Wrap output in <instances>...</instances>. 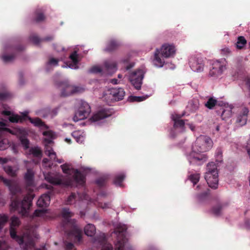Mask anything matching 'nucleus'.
Here are the masks:
<instances>
[{
	"instance_id": "1",
	"label": "nucleus",
	"mask_w": 250,
	"mask_h": 250,
	"mask_svg": "<svg viewBox=\"0 0 250 250\" xmlns=\"http://www.w3.org/2000/svg\"><path fill=\"white\" fill-rule=\"evenodd\" d=\"M0 182H2L8 188L12 195L10 204L11 211L17 210L23 216L27 215L28 210L32 205L34 195L29 193L21 201L18 196L21 194V189L16 180L7 179L0 175Z\"/></svg>"
},
{
	"instance_id": "2",
	"label": "nucleus",
	"mask_w": 250,
	"mask_h": 250,
	"mask_svg": "<svg viewBox=\"0 0 250 250\" xmlns=\"http://www.w3.org/2000/svg\"><path fill=\"white\" fill-rule=\"evenodd\" d=\"M61 214L64 219L62 222L63 229L68 237L75 243L80 242L82 239V230L78 227L75 219H70L74 213L69 208H63Z\"/></svg>"
},
{
	"instance_id": "3",
	"label": "nucleus",
	"mask_w": 250,
	"mask_h": 250,
	"mask_svg": "<svg viewBox=\"0 0 250 250\" xmlns=\"http://www.w3.org/2000/svg\"><path fill=\"white\" fill-rule=\"evenodd\" d=\"M213 145L211 139L208 136L201 135L198 137L193 146V152L189 157V161L190 164L197 163L198 165L202 164L206 161V158L198 153L204 152L211 149Z\"/></svg>"
},
{
	"instance_id": "4",
	"label": "nucleus",
	"mask_w": 250,
	"mask_h": 250,
	"mask_svg": "<svg viewBox=\"0 0 250 250\" xmlns=\"http://www.w3.org/2000/svg\"><path fill=\"white\" fill-rule=\"evenodd\" d=\"M175 53V46L169 44H164L162 45L161 50L157 49L154 53V64L158 67H162L165 63L163 59L160 57L162 55L165 58L173 57Z\"/></svg>"
},
{
	"instance_id": "5",
	"label": "nucleus",
	"mask_w": 250,
	"mask_h": 250,
	"mask_svg": "<svg viewBox=\"0 0 250 250\" xmlns=\"http://www.w3.org/2000/svg\"><path fill=\"white\" fill-rule=\"evenodd\" d=\"M205 179L208 186L212 188H217L218 184V174L217 166L214 162L208 163Z\"/></svg>"
},
{
	"instance_id": "6",
	"label": "nucleus",
	"mask_w": 250,
	"mask_h": 250,
	"mask_svg": "<svg viewBox=\"0 0 250 250\" xmlns=\"http://www.w3.org/2000/svg\"><path fill=\"white\" fill-rule=\"evenodd\" d=\"M125 95L123 88H112L104 92L103 98L108 104H110L114 102L122 100Z\"/></svg>"
},
{
	"instance_id": "7",
	"label": "nucleus",
	"mask_w": 250,
	"mask_h": 250,
	"mask_svg": "<svg viewBox=\"0 0 250 250\" xmlns=\"http://www.w3.org/2000/svg\"><path fill=\"white\" fill-rule=\"evenodd\" d=\"M125 226H119L115 230L117 235V242L115 244V250H127L130 249L127 245V239L125 233L126 230Z\"/></svg>"
},
{
	"instance_id": "8",
	"label": "nucleus",
	"mask_w": 250,
	"mask_h": 250,
	"mask_svg": "<svg viewBox=\"0 0 250 250\" xmlns=\"http://www.w3.org/2000/svg\"><path fill=\"white\" fill-rule=\"evenodd\" d=\"M62 172L70 175L72 173H73V179L77 184L83 186L86 181L85 175L83 173L77 169L71 168L70 166L67 164H64L61 166Z\"/></svg>"
},
{
	"instance_id": "9",
	"label": "nucleus",
	"mask_w": 250,
	"mask_h": 250,
	"mask_svg": "<svg viewBox=\"0 0 250 250\" xmlns=\"http://www.w3.org/2000/svg\"><path fill=\"white\" fill-rule=\"evenodd\" d=\"M91 112V108L88 104L84 101H81L80 106L78 110L73 117V121L75 122L86 118Z\"/></svg>"
},
{
	"instance_id": "10",
	"label": "nucleus",
	"mask_w": 250,
	"mask_h": 250,
	"mask_svg": "<svg viewBox=\"0 0 250 250\" xmlns=\"http://www.w3.org/2000/svg\"><path fill=\"white\" fill-rule=\"evenodd\" d=\"M59 86L62 88L61 96L62 97L68 96L83 91L81 87L71 85L67 81L60 83Z\"/></svg>"
},
{
	"instance_id": "11",
	"label": "nucleus",
	"mask_w": 250,
	"mask_h": 250,
	"mask_svg": "<svg viewBox=\"0 0 250 250\" xmlns=\"http://www.w3.org/2000/svg\"><path fill=\"white\" fill-rule=\"evenodd\" d=\"M45 179L54 185H63L67 187H71L73 184V179L70 176H66L65 179L62 180L58 177L53 176L48 173L45 176Z\"/></svg>"
},
{
	"instance_id": "12",
	"label": "nucleus",
	"mask_w": 250,
	"mask_h": 250,
	"mask_svg": "<svg viewBox=\"0 0 250 250\" xmlns=\"http://www.w3.org/2000/svg\"><path fill=\"white\" fill-rule=\"evenodd\" d=\"M226 62L225 59L213 61L209 74L212 77L220 76L226 69Z\"/></svg>"
},
{
	"instance_id": "13",
	"label": "nucleus",
	"mask_w": 250,
	"mask_h": 250,
	"mask_svg": "<svg viewBox=\"0 0 250 250\" xmlns=\"http://www.w3.org/2000/svg\"><path fill=\"white\" fill-rule=\"evenodd\" d=\"M144 78V73L142 70L139 69L132 72L129 76V81L136 89H140Z\"/></svg>"
},
{
	"instance_id": "14",
	"label": "nucleus",
	"mask_w": 250,
	"mask_h": 250,
	"mask_svg": "<svg viewBox=\"0 0 250 250\" xmlns=\"http://www.w3.org/2000/svg\"><path fill=\"white\" fill-rule=\"evenodd\" d=\"M189 64L193 71L200 72L204 70L205 62L203 58L200 56L192 57L189 59Z\"/></svg>"
},
{
	"instance_id": "15",
	"label": "nucleus",
	"mask_w": 250,
	"mask_h": 250,
	"mask_svg": "<svg viewBox=\"0 0 250 250\" xmlns=\"http://www.w3.org/2000/svg\"><path fill=\"white\" fill-rule=\"evenodd\" d=\"M95 241L102 246L101 250H113L112 245L107 243V240L104 233L96 236Z\"/></svg>"
},
{
	"instance_id": "16",
	"label": "nucleus",
	"mask_w": 250,
	"mask_h": 250,
	"mask_svg": "<svg viewBox=\"0 0 250 250\" xmlns=\"http://www.w3.org/2000/svg\"><path fill=\"white\" fill-rule=\"evenodd\" d=\"M206 186L200 184L198 185L195 188V190L197 192L196 198L200 202L205 200L208 197V193L206 190Z\"/></svg>"
},
{
	"instance_id": "17",
	"label": "nucleus",
	"mask_w": 250,
	"mask_h": 250,
	"mask_svg": "<svg viewBox=\"0 0 250 250\" xmlns=\"http://www.w3.org/2000/svg\"><path fill=\"white\" fill-rule=\"evenodd\" d=\"M111 114V113L108 110L103 109L94 114L91 117L90 120L93 122H97L110 116Z\"/></svg>"
},
{
	"instance_id": "18",
	"label": "nucleus",
	"mask_w": 250,
	"mask_h": 250,
	"mask_svg": "<svg viewBox=\"0 0 250 250\" xmlns=\"http://www.w3.org/2000/svg\"><path fill=\"white\" fill-rule=\"evenodd\" d=\"M103 69L107 74H111L116 70L117 64L114 61H106L104 62Z\"/></svg>"
},
{
	"instance_id": "19",
	"label": "nucleus",
	"mask_w": 250,
	"mask_h": 250,
	"mask_svg": "<svg viewBox=\"0 0 250 250\" xmlns=\"http://www.w3.org/2000/svg\"><path fill=\"white\" fill-rule=\"evenodd\" d=\"M34 172L32 168H27L24 176L25 184L27 187L34 186Z\"/></svg>"
},
{
	"instance_id": "20",
	"label": "nucleus",
	"mask_w": 250,
	"mask_h": 250,
	"mask_svg": "<svg viewBox=\"0 0 250 250\" xmlns=\"http://www.w3.org/2000/svg\"><path fill=\"white\" fill-rule=\"evenodd\" d=\"M50 192L42 195L37 202V205L39 207H46L50 204Z\"/></svg>"
},
{
	"instance_id": "21",
	"label": "nucleus",
	"mask_w": 250,
	"mask_h": 250,
	"mask_svg": "<svg viewBox=\"0 0 250 250\" xmlns=\"http://www.w3.org/2000/svg\"><path fill=\"white\" fill-rule=\"evenodd\" d=\"M185 115V112H184L181 114H175L172 115V119L174 122V127H181L182 128L184 126L185 123L184 120H181L183 117Z\"/></svg>"
},
{
	"instance_id": "22",
	"label": "nucleus",
	"mask_w": 250,
	"mask_h": 250,
	"mask_svg": "<svg viewBox=\"0 0 250 250\" xmlns=\"http://www.w3.org/2000/svg\"><path fill=\"white\" fill-rule=\"evenodd\" d=\"M121 45V43L119 41L115 39L110 40L107 43L105 51L110 52L114 51L118 49Z\"/></svg>"
},
{
	"instance_id": "23",
	"label": "nucleus",
	"mask_w": 250,
	"mask_h": 250,
	"mask_svg": "<svg viewBox=\"0 0 250 250\" xmlns=\"http://www.w3.org/2000/svg\"><path fill=\"white\" fill-rule=\"evenodd\" d=\"M2 114L4 116H8L9 120L11 123H17L19 122H22L23 118L18 115L14 114L10 111L4 110L2 111Z\"/></svg>"
},
{
	"instance_id": "24",
	"label": "nucleus",
	"mask_w": 250,
	"mask_h": 250,
	"mask_svg": "<svg viewBox=\"0 0 250 250\" xmlns=\"http://www.w3.org/2000/svg\"><path fill=\"white\" fill-rule=\"evenodd\" d=\"M29 153L34 157L38 158L39 161L41 159L42 152L41 149L38 146L32 147L29 149Z\"/></svg>"
},
{
	"instance_id": "25",
	"label": "nucleus",
	"mask_w": 250,
	"mask_h": 250,
	"mask_svg": "<svg viewBox=\"0 0 250 250\" xmlns=\"http://www.w3.org/2000/svg\"><path fill=\"white\" fill-rule=\"evenodd\" d=\"M84 230L85 235L91 237L95 234L96 228L94 225L89 224L84 227Z\"/></svg>"
},
{
	"instance_id": "26",
	"label": "nucleus",
	"mask_w": 250,
	"mask_h": 250,
	"mask_svg": "<svg viewBox=\"0 0 250 250\" xmlns=\"http://www.w3.org/2000/svg\"><path fill=\"white\" fill-rule=\"evenodd\" d=\"M199 102L197 100H191L188 102L187 108H189L191 112H195L199 108Z\"/></svg>"
},
{
	"instance_id": "27",
	"label": "nucleus",
	"mask_w": 250,
	"mask_h": 250,
	"mask_svg": "<svg viewBox=\"0 0 250 250\" xmlns=\"http://www.w3.org/2000/svg\"><path fill=\"white\" fill-rule=\"evenodd\" d=\"M45 19V16L41 10H37L35 12L34 21L36 22L43 21Z\"/></svg>"
},
{
	"instance_id": "28",
	"label": "nucleus",
	"mask_w": 250,
	"mask_h": 250,
	"mask_svg": "<svg viewBox=\"0 0 250 250\" xmlns=\"http://www.w3.org/2000/svg\"><path fill=\"white\" fill-rule=\"evenodd\" d=\"M10 234L11 238L16 239V241L20 244L23 243V239L22 237H20L17 235V232L15 228H10Z\"/></svg>"
},
{
	"instance_id": "29",
	"label": "nucleus",
	"mask_w": 250,
	"mask_h": 250,
	"mask_svg": "<svg viewBox=\"0 0 250 250\" xmlns=\"http://www.w3.org/2000/svg\"><path fill=\"white\" fill-rule=\"evenodd\" d=\"M217 101L216 99L213 97H210L205 104V106L209 109H212L217 104Z\"/></svg>"
},
{
	"instance_id": "30",
	"label": "nucleus",
	"mask_w": 250,
	"mask_h": 250,
	"mask_svg": "<svg viewBox=\"0 0 250 250\" xmlns=\"http://www.w3.org/2000/svg\"><path fill=\"white\" fill-rule=\"evenodd\" d=\"M247 41L243 36H240L237 39V41L235 43L236 47L238 49H242L246 44Z\"/></svg>"
},
{
	"instance_id": "31",
	"label": "nucleus",
	"mask_w": 250,
	"mask_h": 250,
	"mask_svg": "<svg viewBox=\"0 0 250 250\" xmlns=\"http://www.w3.org/2000/svg\"><path fill=\"white\" fill-rule=\"evenodd\" d=\"M125 178V175L124 173H120L115 176L114 180V184L117 186L121 187L122 182Z\"/></svg>"
},
{
	"instance_id": "32",
	"label": "nucleus",
	"mask_w": 250,
	"mask_h": 250,
	"mask_svg": "<svg viewBox=\"0 0 250 250\" xmlns=\"http://www.w3.org/2000/svg\"><path fill=\"white\" fill-rule=\"evenodd\" d=\"M45 153L46 155L48 156L53 161H56L57 158L56 154L51 147L48 146H46Z\"/></svg>"
},
{
	"instance_id": "33",
	"label": "nucleus",
	"mask_w": 250,
	"mask_h": 250,
	"mask_svg": "<svg viewBox=\"0 0 250 250\" xmlns=\"http://www.w3.org/2000/svg\"><path fill=\"white\" fill-rule=\"evenodd\" d=\"M28 120H29L30 122L34 124L35 126L38 127H42L44 125V123L42 121L41 119L39 118L32 119L31 117H29Z\"/></svg>"
},
{
	"instance_id": "34",
	"label": "nucleus",
	"mask_w": 250,
	"mask_h": 250,
	"mask_svg": "<svg viewBox=\"0 0 250 250\" xmlns=\"http://www.w3.org/2000/svg\"><path fill=\"white\" fill-rule=\"evenodd\" d=\"M4 170L8 175L11 177H14L17 176L16 170H14L11 166H5L4 167Z\"/></svg>"
},
{
	"instance_id": "35",
	"label": "nucleus",
	"mask_w": 250,
	"mask_h": 250,
	"mask_svg": "<svg viewBox=\"0 0 250 250\" xmlns=\"http://www.w3.org/2000/svg\"><path fill=\"white\" fill-rule=\"evenodd\" d=\"M147 97L130 96L128 101L130 102H140L146 100Z\"/></svg>"
},
{
	"instance_id": "36",
	"label": "nucleus",
	"mask_w": 250,
	"mask_h": 250,
	"mask_svg": "<svg viewBox=\"0 0 250 250\" xmlns=\"http://www.w3.org/2000/svg\"><path fill=\"white\" fill-rule=\"evenodd\" d=\"M107 178L105 176L101 177L96 180V184L100 187H103L105 185Z\"/></svg>"
},
{
	"instance_id": "37",
	"label": "nucleus",
	"mask_w": 250,
	"mask_h": 250,
	"mask_svg": "<svg viewBox=\"0 0 250 250\" xmlns=\"http://www.w3.org/2000/svg\"><path fill=\"white\" fill-rule=\"evenodd\" d=\"M188 179L193 184V185H195L199 182L200 175L197 173L190 174Z\"/></svg>"
},
{
	"instance_id": "38",
	"label": "nucleus",
	"mask_w": 250,
	"mask_h": 250,
	"mask_svg": "<svg viewBox=\"0 0 250 250\" xmlns=\"http://www.w3.org/2000/svg\"><path fill=\"white\" fill-rule=\"evenodd\" d=\"M20 221L18 217L13 216L11 218L10 228H14L18 227L20 225Z\"/></svg>"
},
{
	"instance_id": "39",
	"label": "nucleus",
	"mask_w": 250,
	"mask_h": 250,
	"mask_svg": "<svg viewBox=\"0 0 250 250\" xmlns=\"http://www.w3.org/2000/svg\"><path fill=\"white\" fill-rule=\"evenodd\" d=\"M69 58L72 60L73 64L75 66L77 65L79 62L78 59V55L77 54V52L74 51L71 53L69 56Z\"/></svg>"
},
{
	"instance_id": "40",
	"label": "nucleus",
	"mask_w": 250,
	"mask_h": 250,
	"mask_svg": "<svg viewBox=\"0 0 250 250\" xmlns=\"http://www.w3.org/2000/svg\"><path fill=\"white\" fill-rule=\"evenodd\" d=\"M216 161L218 162H221L223 160V152L221 148H218L215 153Z\"/></svg>"
},
{
	"instance_id": "41",
	"label": "nucleus",
	"mask_w": 250,
	"mask_h": 250,
	"mask_svg": "<svg viewBox=\"0 0 250 250\" xmlns=\"http://www.w3.org/2000/svg\"><path fill=\"white\" fill-rule=\"evenodd\" d=\"M8 220V217L7 215L0 214V230L3 228Z\"/></svg>"
},
{
	"instance_id": "42",
	"label": "nucleus",
	"mask_w": 250,
	"mask_h": 250,
	"mask_svg": "<svg viewBox=\"0 0 250 250\" xmlns=\"http://www.w3.org/2000/svg\"><path fill=\"white\" fill-rule=\"evenodd\" d=\"M222 208V207L221 205L220 204H218L212 208V212L215 215L218 216L220 215Z\"/></svg>"
},
{
	"instance_id": "43",
	"label": "nucleus",
	"mask_w": 250,
	"mask_h": 250,
	"mask_svg": "<svg viewBox=\"0 0 250 250\" xmlns=\"http://www.w3.org/2000/svg\"><path fill=\"white\" fill-rule=\"evenodd\" d=\"M30 41L35 44H38L40 42H42V39H40L35 35H31L29 37Z\"/></svg>"
},
{
	"instance_id": "44",
	"label": "nucleus",
	"mask_w": 250,
	"mask_h": 250,
	"mask_svg": "<svg viewBox=\"0 0 250 250\" xmlns=\"http://www.w3.org/2000/svg\"><path fill=\"white\" fill-rule=\"evenodd\" d=\"M247 117L245 115H238L237 122L241 124V125H244L246 124Z\"/></svg>"
},
{
	"instance_id": "45",
	"label": "nucleus",
	"mask_w": 250,
	"mask_h": 250,
	"mask_svg": "<svg viewBox=\"0 0 250 250\" xmlns=\"http://www.w3.org/2000/svg\"><path fill=\"white\" fill-rule=\"evenodd\" d=\"M76 198V195L75 193H71L70 195L68 197L66 204L67 205H71L75 201Z\"/></svg>"
},
{
	"instance_id": "46",
	"label": "nucleus",
	"mask_w": 250,
	"mask_h": 250,
	"mask_svg": "<svg viewBox=\"0 0 250 250\" xmlns=\"http://www.w3.org/2000/svg\"><path fill=\"white\" fill-rule=\"evenodd\" d=\"M20 141L21 145L25 149L29 148V141L25 137H21Z\"/></svg>"
},
{
	"instance_id": "47",
	"label": "nucleus",
	"mask_w": 250,
	"mask_h": 250,
	"mask_svg": "<svg viewBox=\"0 0 250 250\" xmlns=\"http://www.w3.org/2000/svg\"><path fill=\"white\" fill-rule=\"evenodd\" d=\"M15 56L13 55H3L2 57V59L5 62H8L12 61L14 59Z\"/></svg>"
},
{
	"instance_id": "48",
	"label": "nucleus",
	"mask_w": 250,
	"mask_h": 250,
	"mask_svg": "<svg viewBox=\"0 0 250 250\" xmlns=\"http://www.w3.org/2000/svg\"><path fill=\"white\" fill-rule=\"evenodd\" d=\"M59 60L54 58H50L47 63L48 65H52L53 66H57L58 65Z\"/></svg>"
},
{
	"instance_id": "49",
	"label": "nucleus",
	"mask_w": 250,
	"mask_h": 250,
	"mask_svg": "<svg viewBox=\"0 0 250 250\" xmlns=\"http://www.w3.org/2000/svg\"><path fill=\"white\" fill-rule=\"evenodd\" d=\"M103 69L98 66H94L89 69V72L92 73H101Z\"/></svg>"
},
{
	"instance_id": "50",
	"label": "nucleus",
	"mask_w": 250,
	"mask_h": 250,
	"mask_svg": "<svg viewBox=\"0 0 250 250\" xmlns=\"http://www.w3.org/2000/svg\"><path fill=\"white\" fill-rule=\"evenodd\" d=\"M7 140H2L0 141V150H3L5 149L8 147V145L7 144Z\"/></svg>"
},
{
	"instance_id": "51",
	"label": "nucleus",
	"mask_w": 250,
	"mask_h": 250,
	"mask_svg": "<svg viewBox=\"0 0 250 250\" xmlns=\"http://www.w3.org/2000/svg\"><path fill=\"white\" fill-rule=\"evenodd\" d=\"M5 126L6 124L4 123L3 122H0V131L5 130L10 133H13L12 131L8 128L5 127Z\"/></svg>"
},
{
	"instance_id": "52",
	"label": "nucleus",
	"mask_w": 250,
	"mask_h": 250,
	"mask_svg": "<svg viewBox=\"0 0 250 250\" xmlns=\"http://www.w3.org/2000/svg\"><path fill=\"white\" fill-rule=\"evenodd\" d=\"M45 211L43 209H36L33 213V216L39 217L43 215Z\"/></svg>"
},
{
	"instance_id": "53",
	"label": "nucleus",
	"mask_w": 250,
	"mask_h": 250,
	"mask_svg": "<svg viewBox=\"0 0 250 250\" xmlns=\"http://www.w3.org/2000/svg\"><path fill=\"white\" fill-rule=\"evenodd\" d=\"M74 248V245L71 242H65V248L67 250H71Z\"/></svg>"
},
{
	"instance_id": "54",
	"label": "nucleus",
	"mask_w": 250,
	"mask_h": 250,
	"mask_svg": "<svg viewBox=\"0 0 250 250\" xmlns=\"http://www.w3.org/2000/svg\"><path fill=\"white\" fill-rule=\"evenodd\" d=\"M53 46L54 49L58 52L63 51L64 50V48L63 47L57 44H54Z\"/></svg>"
},
{
	"instance_id": "55",
	"label": "nucleus",
	"mask_w": 250,
	"mask_h": 250,
	"mask_svg": "<svg viewBox=\"0 0 250 250\" xmlns=\"http://www.w3.org/2000/svg\"><path fill=\"white\" fill-rule=\"evenodd\" d=\"M221 52H222V54L224 55H228L230 53L231 51L229 48L226 47V48H223L221 50Z\"/></svg>"
},
{
	"instance_id": "56",
	"label": "nucleus",
	"mask_w": 250,
	"mask_h": 250,
	"mask_svg": "<svg viewBox=\"0 0 250 250\" xmlns=\"http://www.w3.org/2000/svg\"><path fill=\"white\" fill-rule=\"evenodd\" d=\"M53 39L54 36L52 35H50L42 38V42H49L52 41Z\"/></svg>"
},
{
	"instance_id": "57",
	"label": "nucleus",
	"mask_w": 250,
	"mask_h": 250,
	"mask_svg": "<svg viewBox=\"0 0 250 250\" xmlns=\"http://www.w3.org/2000/svg\"><path fill=\"white\" fill-rule=\"evenodd\" d=\"M8 97V94L6 93H0V100H4L6 99Z\"/></svg>"
},
{
	"instance_id": "58",
	"label": "nucleus",
	"mask_w": 250,
	"mask_h": 250,
	"mask_svg": "<svg viewBox=\"0 0 250 250\" xmlns=\"http://www.w3.org/2000/svg\"><path fill=\"white\" fill-rule=\"evenodd\" d=\"M101 207L103 208H110L111 207V204L109 203H104L103 205H101Z\"/></svg>"
},
{
	"instance_id": "59",
	"label": "nucleus",
	"mask_w": 250,
	"mask_h": 250,
	"mask_svg": "<svg viewBox=\"0 0 250 250\" xmlns=\"http://www.w3.org/2000/svg\"><path fill=\"white\" fill-rule=\"evenodd\" d=\"M226 112H227V113L229 115H230V114L229 110H228V111L224 110L222 112V113L221 114V116H222V118L223 119H224L226 118V116H225V114Z\"/></svg>"
},
{
	"instance_id": "60",
	"label": "nucleus",
	"mask_w": 250,
	"mask_h": 250,
	"mask_svg": "<svg viewBox=\"0 0 250 250\" xmlns=\"http://www.w3.org/2000/svg\"><path fill=\"white\" fill-rule=\"evenodd\" d=\"M248 113H249V110H248V108H245L243 109L242 113L240 115L246 116V117H247V115H248Z\"/></svg>"
},
{
	"instance_id": "61",
	"label": "nucleus",
	"mask_w": 250,
	"mask_h": 250,
	"mask_svg": "<svg viewBox=\"0 0 250 250\" xmlns=\"http://www.w3.org/2000/svg\"><path fill=\"white\" fill-rule=\"evenodd\" d=\"M7 162H8L7 159L0 157V164H6Z\"/></svg>"
},
{
	"instance_id": "62",
	"label": "nucleus",
	"mask_w": 250,
	"mask_h": 250,
	"mask_svg": "<svg viewBox=\"0 0 250 250\" xmlns=\"http://www.w3.org/2000/svg\"><path fill=\"white\" fill-rule=\"evenodd\" d=\"M133 66H134V64L133 63L129 64V65L126 66V70H129L130 68H131Z\"/></svg>"
},
{
	"instance_id": "63",
	"label": "nucleus",
	"mask_w": 250,
	"mask_h": 250,
	"mask_svg": "<svg viewBox=\"0 0 250 250\" xmlns=\"http://www.w3.org/2000/svg\"><path fill=\"white\" fill-rule=\"evenodd\" d=\"M118 80L116 79H113L111 80V83L113 84H116L118 83Z\"/></svg>"
},
{
	"instance_id": "64",
	"label": "nucleus",
	"mask_w": 250,
	"mask_h": 250,
	"mask_svg": "<svg viewBox=\"0 0 250 250\" xmlns=\"http://www.w3.org/2000/svg\"><path fill=\"white\" fill-rule=\"evenodd\" d=\"M24 47L22 45H20L19 46L17 47L16 48L17 50L19 51H21L24 49Z\"/></svg>"
}]
</instances>
